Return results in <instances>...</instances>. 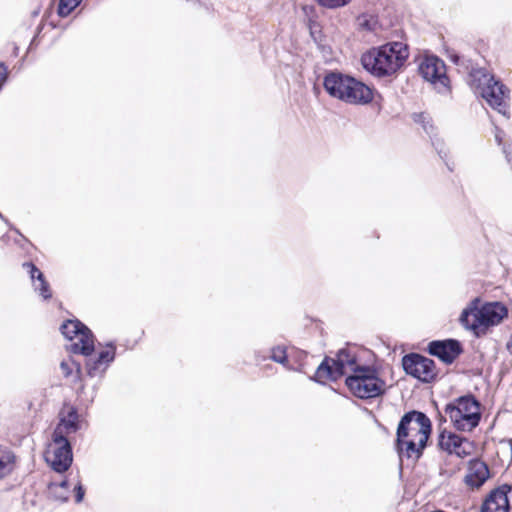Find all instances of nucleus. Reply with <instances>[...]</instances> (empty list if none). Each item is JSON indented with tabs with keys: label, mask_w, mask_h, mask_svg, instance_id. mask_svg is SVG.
<instances>
[{
	"label": "nucleus",
	"mask_w": 512,
	"mask_h": 512,
	"mask_svg": "<svg viewBox=\"0 0 512 512\" xmlns=\"http://www.w3.org/2000/svg\"><path fill=\"white\" fill-rule=\"evenodd\" d=\"M430 433L431 421L424 413L410 411L404 414L397 428L396 447L399 457L420 458Z\"/></svg>",
	"instance_id": "nucleus-1"
},
{
	"label": "nucleus",
	"mask_w": 512,
	"mask_h": 512,
	"mask_svg": "<svg viewBox=\"0 0 512 512\" xmlns=\"http://www.w3.org/2000/svg\"><path fill=\"white\" fill-rule=\"evenodd\" d=\"M508 315L506 306L500 302L481 304L474 298L462 311L459 321L461 325L477 337L487 333L490 327L500 324Z\"/></svg>",
	"instance_id": "nucleus-2"
},
{
	"label": "nucleus",
	"mask_w": 512,
	"mask_h": 512,
	"mask_svg": "<svg viewBox=\"0 0 512 512\" xmlns=\"http://www.w3.org/2000/svg\"><path fill=\"white\" fill-rule=\"evenodd\" d=\"M408 55L404 43L392 42L364 53L361 63L365 70L375 76H390L404 64Z\"/></svg>",
	"instance_id": "nucleus-3"
},
{
	"label": "nucleus",
	"mask_w": 512,
	"mask_h": 512,
	"mask_svg": "<svg viewBox=\"0 0 512 512\" xmlns=\"http://www.w3.org/2000/svg\"><path fill=\"white\" fill-rule=\"evenodd\" d=\"M471 86L486 100L488 105L504 116L508 115L509 90L495 80L484 68H474L470 72Z\"/></svg>",
	"instance_id": "nucleus-4"
},
{
	"label": "nucleus",
	"mask_w": 512,
	"mask_h": 512,
	"mask_svg": "<svg viewBox=\"0 0 512 512\" xmlns=\"http://www.w3.org/2000/svg\"><path fill=\"white\" fill-rule=\"evenodd\" d=\"M345 383L349 391L360 399L376 398L386 389L385 381L370 366L355 367L354 373L346 378Z\"/></svg>",
	"instance_id": "nucleus-5"
},
{
	"label": "nucleus",
	"mask_w": 512,
	"mask_h": 512,
	"mask_svg": "<svg viewBox=\"0 0 512 512\" xmlns=\"http://www.w3.org/2000/svg\"><path fill=\"white\" fill-rule=\"evenodd\" d=\"M445 412L455 428L461 431L473 430L480 421V404L473 396H462L449 403Z\"/></svg>",
	"instance_id": "nucleus-6"
},
{
	"label": "nucleus",
	"mask_w": 512,
	"mask_h": 512,
	"mask_svg": "<svg viewBox=\"0 0 512 512\" xmlns=\"http://www.w3.org/2000/svg\"><path fill=\"white\" fill-rule=\"evenodd\" d=\"M356 363V358L346 349L338 352L336 359L326 357L318 366L315 373V380L324 382L326 380L336 381L350 370L354 373L355 367H361Z\"/></svg>",
	"instance_id": "nucleus-7"
},
{
	"label": "nucleus",
	"mask_w": 512,
	"mask_h": 512,
	"mask_svg": "<svg viewBox=\"0 0 512 512\" xmlns=\"http://www.w3.org/2000/svg\"><path fill=\"white\" fill-rule=\"evenodd\" d=\"M61 332L72 342L68 347L70 352L89 356L94 351L93 334L79 320H67L62 324Z\"/></svg>",
	"instance_id": "nucleus-8"
},
{
	"label": "nucleus",
	"mask_w": 512,
	"mask_h": 512,
	"mask_svg": "<svg viewBox=\"0 0 512 512\" xmlns=\"http://www.w3.org/2000/svg\"><path fill=\"white\" fill-rule=\"evenodd\" d=\"M45 460L58 473L68 470L73 460L69 440L52 437V441L45 451Z\"/></svg>",
	"instance_id": "nucleus-9"
},
{
	"label": "nucleus",
	"mask_w": 512,
	"mask_h": 512,
	"mask_svg": "<svg viewBox=\"0 0 512 512\" xmlns=\"http://www.w3.org/2000/svg\"><path fill=\"white\" fill-rule=\"evenodd\" d=\"M402 365L407 374L423 382H430L437 375L434 361L418 354L404 356Z\"/></svg>",
	"instance_id": "nucleus-10"
},
{
	"label": "nucleus",
	"mask_w": 512,
	"mask_h": 512,
	"mask_svg": "<svg viewBox=\"0 0 512 512\" xmlns=\"http://www.w3.org/2000/svg\"><path fill=\"white\" fill-rule=\"evenodd\" d=\"M421 76L432 83L439 92L448 88V77L446 76V66L442 60L435 56L425 57L419 66Z\"/></svg>",
	"instance_id": "nucleus-11"
},
{
	"label": "nucleus",
	"mask_w": 512,
	"mask_h": 512,
	"mask_svg": "<svg viewBox=\"0 0 512 512\" xmlns=\"http://www.w3.org/2000/svg\"><path fill=\"white\" fill-rule=\"evenodd\" d=\"M439 446L449 454H455L460 458L467 457L474 452L473 442L451 432H443L439 436Z\"/></svg>",
	"instance_id": "nucleus-12"
},
{
	"label": "nucleus",
	"mask_w": 512,
	"mask_h": 512,
	"mask_svg": "<svg viewBox=\"0 0 512 512\" xmlns=\"http://www.w3.org/2000/svg\"><path fill=\"white\" fill-rule=\"evenodd\" d=\"M372 100V89L363 82L349 76L342 102L351 105H366Z\"/></svg>",
	"instance_id": "nucleus-13"
},
{
	"label": "nucleus",
	"mask_w": 512,
	"mask_h": 512,
	"mask_svg": "<svg viewBox=\"0 0 512 512\" xmlns=\"http://www.w3.org/2000/svg\"><path fill=\"white\" fill-rule=\"evenodd\" d=\"M461 352L462 349L457 340L432 341L429 344V353L446 364H451Z\"/></svg>",
	"instance_id": "nucleus-14"
},
{
	"label": "nucleus",
	"mask_w": 512,
	"mask_h": 512,
	"mask_svg": "<svg viewBox=\"0 0 512 512\" xmlns=\"http://www.w3.org/2000/svg\"><path fill=\"white\" fill-rule=\"evenodd\" d=\"M511 486L505 484L493 490L482 505L481 512H508V492Z\"/></svg>",
	"instance_id": "nucleus-15"
},
{
	"label": "nucleus",
	"mask_w": 512,
	"mask_h": 512,
	"mask_svg": "<svg viewBox=\"0 0 512 512\" xmlns=\"http://www.w3.org/2000/svg\"><path fill=\"white\" fill-rule=\"evenodd\" d=\"M490 477L487 464L479 459H473L469 462L464 482L471 489L481 487Z\"/></svg>",
	"instance_id": "nucleus-16"
},
{
	"label": "nucleus",
	"mask_w": 512,
	"mask_h": 512,
	"mask_svg": "<svg viewBox=\"0 0 512 512\" xmlns=\"http://www.w3.org/2000/svg\"><path fill=\"white\" fill-rule=\"evenodd\" d=\"M79 429V421L77 411L73 408L64 415L63 412L60 413L59 423L57 424L52 437L56 439H68L67 437L70 434L77 432Z\"/></svg>",
	"instance_id": "nucleus-17"
},
{
	"label": "nucleus",
	"mask_w": 512,
	"mask_h": 512,
	"mask_svg": "<svg viewBox=\"0 0 512 512\" xmlns=\"http://www.w3.org/2000/svg\"><path fill=\"white\" fill-rule=\"evenodd\" d=\"M348 79V75L332 72L325 76L323 85L331 97L342 101Z\"/></svg>",
	"instance_id": "nucleus-18"
},
{
	"label": "nucleus",
	"mask_w": 512,
	"mask_h": 512,
	"mask_svg": "<svg viewBox=\"0 0 512 512\" xmlns=\"http://www.w3.org/2000/svg\"><path fill=\"white\" fill-rule=\"evenodd\" d=\"M23 266L28 269L31 279L35 281V290L38 291L44 299H49L51 297L50 287L43 273L33 263H24Z\"/></svg>",
	"instance_id": "nucleus-19"
},
{
	"label": "nucleus",
	"mask_w": 512,
	"mask_h": 512,
	"mask_svg": "<svg viewBox=\"0 0 512 512\" xmlns=\"http://www.w3.org/2000/svg\"><path fill=\"white\" fill-rule=\"evenodd\" d=\"M114 351L106 350L100 352L96 361H88L86 364L87 372L91 377L98 375L103 372L107 366V364L114 359Z\"/></svg>",
	"instance_id": "nucleus-20"
},
{
	"label": "nucleus",
	"mask_w": 512,
	"mask_h": 512,
	"mask_svg": "<svg viewBox=\"0 0 512 512\" xmlns=\"http://www.w3.org/2000/svg\"><path fill=\"white\" fill-rule=\"evenodd\" d=\"M15 454L6 446L0 445V478H4L14 470Z\"/></svg>",
	"instance_id": "nucleus-21"
},
{
	"label": "nucleus",
	"mask_w": 512,
	"mask_h": 512,
	"mask_svg": "<svg viewBox=\"0 0 512 512\" xmlns=\"http://www.w3.org/2000/svg\"><path fill=\"white\" fill-rule=\"evenodd\" d=\"M82 0H60L58 6V14L61 17L68 16Z\"/></svg>",
	"instance_id": "nucleus-22"
},
{
	"label": "nucleus",
	"mask_w": 512,
	"mask_h": 512,
	"mask_svg": "<svg viewBox=\"0 0 512 512\" xmlns=\"http://www.w3.org/2000/svg\"><path fill=\"white\" fill-rule=\"evenodd\" d=\"M67 481H62L59 485L52 484L50 485V491L55 496V498L66 501L68 499L67 492H62V490H66Z\"/></svg>",
	"instance_id": "nucleus-23"
},
{
	"label": "nucleus",
	"mask_w": 512,
	"mask_h": 512,
	"mask_svg": "<svg viewBox=\"0 0 512 512\" xmlns=\"http://www.w3.org/2000/svg\"><path fill=\"white\" fill-rule=\"evenodd\" d=\"M74 368L76 369L77 375H79L81 371L80 365L75 363L73 360L62 361L60 364V369L65 377H69Z\"/></svg>",
	"instance_id": "nucleus-24"
},
{
	"label": "nucleus",
	"mask_w": 512,
	"mask_h": 512,
	"mask_svg": "<svg viewBox=\"0 0 512 512\" xmlns=\"http://www.w3.org/2000/svg\"><path fill=\"white\" fill-rule=\"evenodd\" d=\"M358 25L364 29L372 30L375 24V20L372 16L362 14L357 18Z\"/></svg>",
	"instance_id": "nucleus-25"
},
{
	"label": "nucleus",
	"mask_w": 512,
	"mask_h": 512,
	"mask_svg": "<svg viewBox=\"0 0 512 512\" xmlns=\"http://www.w3.org/2000/svg\"><path fill=\"white\" fill-rule=\"evenodd\" d=\"M271 358L278 363L284 364L286 361V350L284 347L278 346L272 349Z\"/></svg>",
	"instance_id": "nucleus-26"
},
{
	"label": "nucleus",
	"mask_w": 512,
	"mask_h": 512,
	"mask_svg": "<svg viewBox=\"0 0 512 512\" xmlns=\"http://www.w3.org/2000/svg\"><path fill=\"white\" fill-rule=\"evenodd\" d=\"M318 3L327 8H339L347 5L351 0H317Z\"/></svg>",
	"instance_id": "nucleus-27"
},
{
	"label": "nucleus",
	"mask_w": 512,
	"mask_h": 512,
	"mask_svg": "<svg viewBox=\"0 0 512 512\" xmlns=\"http://www.w3.org/2000/svg\"><path fill=\"white\" fill-rule=\"evenodd\" d=\"M74 490H75V500L77 503H79L82 501V499L84 497V488L79 483L78 485L75 486Z\"/></svg>",
	"instance_id": "nucleus-28"
},
{
	"label": "nucleus",
	"mask_w": 512,
	"mask_h": 512,
	"mask_svg": "<svg viewBox=\"0 0 512 512\" xmlns=\"http://www.w3.org/2000/svg\"><path fill=\"white\" fill-rule=\"evenodd\" d=\"M425 119L426 117L423 115V114H420V115H417V119H415L416 121H422L423 122V128L424 130L430 134L432 131H433V126L432 125H428V123H425Z\"/></svg>",
	"instance_id": "nucleus-29"
},
{
	"label": "nucleus",
	"mask_w": 512,
	"mask_h": 512,
	"mask_svg": "<svg viewBox=\"0 0 512 512\" xmlns=\"http://www.w3.org/2000/svg\"><path fill=\"white\" fill-rule=\"evenodd\" d=\"M495 140L496 142L501 145L502 143V132L500 130H496V133H495Z\"/></svg>",
	"instance_id": "nucleus-30"
},
{
	"label": "nucleus",
	"mask_w": 512,
	"mask_h": 512,
	"mask_svg": "<svg viewBox=\"0 0 512 512\" xmlns=\"http://www.w3.org/2000/svg\"><path fill=\"white\" fill-rule=\"evenodd\" d=\"M506 347H507V350L509 351V353L512 355V335H511L509 341L507 342Z\"/></svg>",
	"instance_id": "nucleus-31"
},
{
	"label": "nucleus",
	"mask_w": 512,
	"mask_h": 512,
	"mask_svg": "<svg viewBox=\"0 0 512 512\" xmlns=\"http://www.w3.org/2000/svg\"><path fill=\"white\" fill-rule=\"evenodd\" d=\"M504 153L506 154V158L508 161H511V158H510V152H508L506 149H504Z\"/></svg>",
	"instance_id": "nucleus-32"
}]
</instances>
